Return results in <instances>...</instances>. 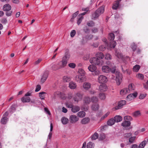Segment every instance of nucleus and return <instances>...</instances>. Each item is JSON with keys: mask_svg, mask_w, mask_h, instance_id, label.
<instances>
[{"mask_svg": "<svg viewBox=\"0 0 148 148\" xmlns=\"http://www.w3.org/2000/svg\"><path fill=\"white\" fill-rule=\"evenodd\" d=\"M104 57L103 53L101 52H98L95 55V57H93L90 59V62L91 64L95 65L101 66L104 63V61L102 60Z\"/></svg>", "mask_w": 148, "mask_h": 148, "instance_id": "f257e3e1", "label": "nucleus"}, {"mask_svg": "<svg viewBox=\"0 0 148 148\" xmlns=\"http://www.w3.org/2000/svg\"><path fill=\"white\" fill-rule=\"evenodd\" d=\"M104 8V6L103 5L97 9L94 13L92 14V19L95 20L101 14L103 13Z\"/></svg>", "mask_w": 148, "mask_h": 148, "instance_id": "f03ea898", "label": "nucleus"}, {"mask_svg": "<svg viewBox=\"0 0 148 148\" xmlns=\"http://www.w3.org/2000/svg\"><path fill=\"white\" fill-rule=\"evenodd\" d=\"M116 84L118 85H119L122 82L123 76L118 71H116L115 73Z\"/></svg>", "mask_w": 148, "mask_h": 148, "instance_id": "7ed1b4c3", "label": "nucleus"}, {"mask_svg": "<svg viewBox=\"0 0 148 148\" xmlns=\"http://www.w3.org/2000/svg\"><path fill=\"white\" fill-rule=\"evenodd\" d=\"M83 101L84 105L83 106L82 108L84 110H87L88 109V107L85 108L84 107V106L85 105H87L89 104L91 101V99H90V98L89 97L86 96L84 97Z\"/></svg>", "mask_w": 148, "mask_h": 148, "instance_id": "20e7f679", "label": "nucleus"}, {"mask_svg": "<svg viewBox=\"0 0 148 148\" xmlns=\"http://www.w3.org/2000/svg\"><path fill=\"white\" fill-rule=\"evenodd\" d=\"M82 95L80 92H78L75 94L73 97V99L75 101L78 102L82 99Z\"/></svg>", "mask_w": 148, "mask_h": 148, "instance_id": "39448f33", "label": "nucleus"}, {"mask_svg": "<svg viewBox=\"0 0 148 148\" xmlns=\"http://www.w3.org/2000/svg\"><path fill=\"white\" fill-rule=\"evenodd\" d=\"M98 81L99 82L103 84L105 83L108 81L107 77L103 75H100L99 76L98 78Z\"/></svg>", "mask_w": 148, "mask_h": 148, "instance_id": "423d86ee", "label": "nucleus"}, {"mask_svg": "<svg viewBox=\"0 0 148 148\" xmlns=\"http://www.w3.org/2000/svg\"><path fill=\"white\" fill-rule=\"evenodd\" d=\"M85 76L78 74L75 77V81L79 83L82 82L84 80Z\"/></svg>", "mask_w": 148, "mask_h": 148, "instance_id": "0eeeda50", "label": "nucleus"}, {"mask_svg": "<svg viewBox=\"0 0 148 148\" xmlns=\"http://www.w3.org/2000/svg\"><path fill=\"white\" fill-rule=\"evenodd\" d=\"M79 119L78 118L74 115H71L69 118L70 122L72 123H75L78 121Z\"/></svg>", "mask_w": 148, "mask_h": 148, "instance_id": "6e6552de", "label": "nucleus"}, {"mask_svg": "<svg viewBox=\"0 0 148 148\" xmlns=\"http://www.w3.org/2000/svg\"><path fill=\"white\" fill-rule=\"evenodd\" d=\"M67 63L66 60L64 59H62L61 61L59 62L58 64L60 69L63 68L65 67Z\"/></svg>", "mask_w": 148, "mask_h": 148, "instance_id": "1a4fd4ad", "label": "nucleus"}, {"mask_svg": "<svg viewBox=\"0 0 148 148\" xmlns=\"http://www.w3.org/2000/svg\"><path fill=\"white\" fill-rule=\"evenodd\" d=\"M106 64L107 65L111 67L110 71H111L112 73H114L116 71V67L114 65V63H111L110 62L108 61L107 62Z\"/></svg>", "mask_w": 148, "mask_h": 148, "instance_id": "9d476101", "label": "nucleus"}, {"mask_svg": "<svg viewBox=\"0 0 148 148\" xmlns=\"http://www.w3.org/2000/svg\"><path fill=\"white\" fill-rule=\"evenodd\" d=\"M137 93L136 92L129 95L127 97V101H131L135 98L137 96Z\"/></svg>", "mask_w": 148, "mask_h": 148, "instance_id": "9b49d317", "label": "nucleus"}, {"mask_svg": "<svg viewBox=\"0 0 148 148\" xmlns=\"http://www.w3.org/2000/svg\"><path fill=\"white\" fill-rule=\"evenodd\" d=\"M126 102L125 100H121L118 103V105L115 107L116 110L120 109L122 108L123 106L126 104Z\"/></svg>", "mask_w": 148, "mask_h": 148, "instance_id": "f8f14e48", "label": "nucleus"}, {"mask_svg": "<svg viewBox=\"0 0 148 148\" xmlns=\"http://www.w3.org/2000/svg\"><path fill=\"white\" fill-rule=\"evenodd\" d=\"M107 87L106 84H101L99 86V90L100 91H106L107 89Z\"/></svg>", "mask_w": 148, "mask_h": 148, "instance_id": "ddd939ff", "label": "nucleus"}, {"mask_svg": "<svg viewBox=\"0 0 148 148\" xmlns=\"http://www.w3.org/2000/svg\"><path fill=\"white\" fill-rule=\"evenodd\" d=\"M115 55L116 56L119 58L123 60V57L121 54L119 50H117L115 51Z\"/></svg>", "mask_w": 148, "mask_h": 148, "instance_id": "4468645a", "label": "nucleus"}, {"mask_svg": "<svg viewBox=\"0 0 148 148\" xmlns=\"http://www.w3.org/2000/svg\"><path fill=\"white\" fill-rule=\"evenodd\" d=\"M48 75V72L47 71H45L43 73L41 79V82L43 83L46 80Z\"/></svg>", "mask_w": 148, "mask_h": 148, "instance_id": "2eb2a0df", "label": "nucleus"}, {"mask_svg": "<svg viewBox=\"0 0 148 148\" xmlns=\"http://www.w3.org/2000/svg\"><path fill=\"white\" fill-rule=\"evenodd\" d=\"M130 92L129 90L127 88H125L122 89L120 92V94L122 96H124Z\"/></svg>", "mask_w": 148, "mask_h": 148, "instance_id": "dca6fc26", "label": "nucleus"}, {"mask_svg": "<svg viewBox=\"0 0 148 148\" xmlns=\"http://www.w3.org/2000/svg\"><path fill=\"white\" fill-rule=\"evenodd\" d=\"M83 86L85 90H88L90 88L91 84L88 82H85L84 83Z\"/></svg>", "mask_w": 148, "mask_h": 148, "instance_id": "f3484780", "label": "nucleus"}, {"mask_svg": "<svg viewBox=\"0 0 148 148\" xmlns=\"http://www.w3.org/2000/svg\"><path fill=\"white\" fill-rule=\"evenodd\" d=\"M102 70L103 72L108 73L110 71V68L107 66H104L102 67Z\"/></svg>", "mask_w": 148, "mask_h": 148, "instance_id": "a211bd4d", "label": "nucleus"}, {"mask_svg": "<svg viewBox=\"0 0 148 148\" xmlns=\"http://www.w3.org/2000/svg\"><path fill=\"white\" fill-rule=\"evenodd\" d=\"M11 9V6L9 4L5 5L3 7V9L4 11H7L10 10Z\"/></svg>", "mask_w": 148, "mask_h": 148, "instance_id": "6ab92c4d", "label": "nucleus"}, {"mask_svg": "<svg viewBox=\"0 0 148 148\" xmlns=\"http://www.w3.org/2000/svg\"><path fill=\"white\" fill-rule=\"evenodd\" d=\"M92 64V65H90L88 66V69L90 71L93 72L96 70L97 67L93 64Z\"/></svg>", "mask_w": 148, "mask_h": 148, "instance_id": "aec40b11", "label": "nucleus"}, {"mask_svg": "<svg viewBox=\"0 0 148 148\" xmlns=\"http://www.w3.org/2000/svg\"><path fill=\"white\" fill-rule=\"evenodd\" d=\"M30 100L29 97L25 96L21 99V101L23 103L29 102L30 101Z\"/></svg>", "mask_w": 148, "mask_h": 148, "instance_id": "412c9836", "label": "nucleus"}, {"mask_svg": "<svg viewBox=\"0 0 148 148\" xmlns=\"http://www.w3.org/2000/svg\"><path fill=\"white\" fill-rule=\"evenodd\" d=\"M77 85L75 83L73 82H71L69 84V87L71 89H74L76 88Z\"/></svg>", "mask_w": 148, "mask_h": 148, "instance_id": "4be33fe9", "label": "nucleus"}, {"mask_svg": "<svg viewBox=\"0 0 148 148\" xmlns=\"http://www.w3.org/2000/svg\"><path fill=\"white\" fill-rule=\"evenodd\" d=\"M80 108L77 106H73L71 108V111L73 113H76L80 110Z\"/></svg>", "mask_w": 148, "mask_h": 148, "instance_id": "5701e85b", "label": "nucleus"}, {"mask_svg": "<svg viewBox=\"0 0 148 148\" xmlns=\"http://www.w3.org/2000/svg\"><path fill=\"white\" fill-rule=\"evenodd\" d=\"M114 119L115 122H118L122 121V117L119 115H116L114 117Z\"/></svg>", "mask_w": 148, "mask_h": 148, "instance_id": "b1692460", "label": "nucleus"}, {"mask_svg": "<svg viewBox=\"0 0 148 148\" xmlns=\"http://www.w3.org/2000/svg\"><path fill=\"white\" fill-rule=\"evenodd\" d=\"M98 97L101 100H104L106 98V96L105 93L100 92L99 93Z\"/></svg>", "mask_w": 148, "mask_h": 148, "instance_id": "393cba45", "label": "nucleus"}, {"mask_svg": "<svg viewBox=\"0 0 148 148\" xmlns=\"http://www.w3.org/2000/svg\"><path fill=\"white\" fill-rule=\"evenodd\" d=\"M99 108V106L98 103L93 104L91 106L92 110L94 111L97 110Z\"/></svg>", "mask_w": 148, "mask_h": 148, "instance_id": "a878e982", "label": "nucleus"}, {"mask_svg": "<svg viewBox=\"0 0 148 148\" xmlns=\"http://www.w3.org/2000/svg\"><path fill=\"white\" fill-rule=\"evenodd\" d=\"M131 124L130 121H125L122 123L121 125L123 127H127L129 126Z\"/></svg>", "mask_w": 148, "mask_h": 148, "instance_id": "bb28decb", "label": "nucleus"}, {"mask_svg": "<svg viewBox=\"0 0 148 148\" xmlns=\"http://www.w3.org/2000/svg\"><path fill=\"white\" fill-rule=\"evenodd\" d=\"M115 122L114 119L112 118L109 119L107 122V124L109 126H112L114 125Z\"/></svg>", "mask_w": 148, "mask_h": 148, "instance_id": "cd10ccee", "label": "nucleus"}, {"mask_svg": "<svg viewBox=\"0 0 148 148\" xmlns=\"http://www.w3.org/2000/svg\"><path fill=\"white\" fill-rule=\"evenodd\" d=\"M61 121L63 124L66 125L68 123L69 119L66 117H63L61 119Z\"/></svg>", "mask_w": 148, "mask_h": 148, "instance_id": "c85d7f7f", "label": "nucleus"}, {"mask_svg": "<svg viewBox=\"0 0 148 148\" xmlns=\"http://www.w3.org/2000/svg\"><path fill=\"white\" fill-rule=\"evenodd\" d=\"M90 119L88 118L85 117L82 119L81 123L84 124H85L88 123Z\"/></svg>", "mask_w": 148, "mask_h": 148, "instance_id": "c756f323", "label": "nucleus"}, {"mask_svg": "<svg viewBox=\"0 0 148 148\" xmlns=\"http://www.w3.org/2000/svg\"><path fill=\"white\" fill-rule=\"evenodd\" d=\"M84 17L82 16L81 15H79L77 16V24L78 25H79L81 23Z\"/></svg>", "mask_w": 148, "mask_h": 148, "instance_id": "7c9ffc66", "label": "nucleus"}, {"mask_svg": "<svg viewBox=\"0 0 148 148\" xmlns=\"http://www.w3.org/2000/svg\"><path fill=\"white\" fill-rule=\"evenodd\" d=\"M8 120V118L5 116L3 117L1 119V122L2 124H5Z\"/></svg>", "mask_w": 148, "mask_h": 148, "instance_id": "2f4dec72", "label": "nucleus"}, {"mask_svg": "<svg viewBox=\"0 0 148 148\" xmlns=\"http://www.w3.org/2000/svg\"><path fill=\"white\" fill-rule=\"evenodd\" d=\"M63 95V94L61 92L59 91H57L55 92L54 93V95L55 97H58L61 98H62V96Z\"/></svg>", "mask_w": 148, "mask_h": 148, "instance_id": "473e14b6", "label": "nucleus"}, {"mask_svg": "<svg viewBox=\"0 0 148 148\" xmlns=\"http://www.w3.org/2000/svg\"><path fill=\"white\" fill-rule=\"evenodd\" d=\"M85 113L84 111H80L77 113V115L79 117L82 118L85 116Z\"/></svg>", "mask_w": 148, "mask_h": 148, "instance_id": "72a5a7b5", "label": "nucleus"}, {"mask_svg": "<svg viewBox=\"0 0 148 148\" xmlns=\"http://www.w3.org/2000/svg\"><path fill=\"white\" fill-rule=\"evenodd\" d=\"M147 143L146 140H144L141 142L138 146V148H144Z\"/></svg>", "mask_w": 148, "mask_h": 148, "instance_id": "f704fd0d", "label": "nucleus"}, {"mask_svg": "<svg viewBox=\"0 0 148 148\" xmlns=\"http://www.w3.org/2000/svg\"><path fill=\"white\" fill-rule=\"evenodd\" d=\"M46 94H47L45 92H42L39 93V96L41 99H44Z\"/></svg>", "mask_w": 148, "mask_h": 148, "instance_id": "c9c22d12", "label": "nucleus"}, {"mask_svg": "<svg viewBox=\"0 0 148 148\" xmlns=\"http://www.w3.org/2000/svg\"><path fill=\"white\" fill-rule=\"evenodd\" d=\"M98 101V99L95 96L92 97L91 99V101L93 104L97 103Z\"/></svg>", "mask_w": 148, "mask_h": 148, "instance_id": "e433bc0d", "label": "nucleus"}, {"mask_svg": "<svg viewBox=\"0 0 148 148\" xmlns=\"http://www.w3.org/2000/svg\"><path fill=\"white\" fill-rule=\"evenodd\" d=\"M70 57V53L68 52H67L66 53L65 55L62 59H64L65 60H66V62H67Z\"/></svg>", "mask_w": 148, "mask_h": 148, "instance_id": "4c0bfd02", "label": "nucleus"}, {"mask_svg": "<svg viewBox=\"0 0 148 148\" xmlns=\"http://www.w3.org/2000/svg\"><path fill=\"white\" fill-rule=\"evenodd\" d=\"M119 3L118 2L115 1L113 3L112 8L114 10H116L119 7Z\"/></svg>", "mask_w": 148, "mask_h": 148, "instance_id": "58836bf2", "label": "nucleus"}, {"mask_svg": "<svg viewBox=\"0 0 148 148\" xmlns=\"http://www.w3.org/2000/svg\"><path fill=\"white\" fill-rule=\"evenodd\" d=\"M140 68V66L138 65H136L134 66L133 69V71L135 72L138 71Z\"/></svg>", "mask_w": 148, "mask_h": 148, "instance_id": "ea45409f", "label": "nucleus"}, {"mask_svg": "<svg viewBox=\"0 0 148 148\" xmlns=\"http://www.w3.org/2000/svg\"><path fill=\"white\" fill-rule=\"evenodd\" d=\"M51 69L52 70L55 71L57 70L60 69L58 64L53 65L51 66Z\"/></svg>", "mask_w": 148, "mask_h": 148, "instance_id": "a19ab883", "label": "nucleus"}, {"mask_svg": "<svg viewBox=\"0 0 148 148\" xmlns=\"http://www.w3.org/2000/svg\"><path fill=\"white\" fill-rule=\"evenodd\" d=\"M99 136L98 134L96 132L95 133L91 136L92 140H95L97 139Z\"/></svg>", "mask_w": 148, "mask_h": 148, "instance_id": "79ce46f5", "label": "nucleus"}, {"mask_svg": "<svg viewBox=\"0 0 148 148\" xmlns=\"http://www.w3.org/2000/svg\"><path fill=\"white\" fill-rule=\"evenodd\" d=\"M94 144L92 142H90L87 143V148H94Z\"/></svg>", "mask_w": 148, "mask_h": 148, "instance_id": "37998d69", "label": "nucleus"}, {"mask_svg": "<svg viewBox=\"0 0 148 148\" xmlns=\"http://www.w3.org/2000/svg\"><path fill=\"white\" fill-rule=\"evenodd\" d=\"M16 110V106L15 105H12L10 109L9 110V111L11 113H13Z\"/></svg>", "mask_w": 148, "mask_h": 148, "instance_id": "c03bdc74", "label": "nucleus"}, {"mask_svg": "<svg viewBox=\"0 0 148 148\" xmlns=\"http://www.w3.org/2000/svg\"><path fill=\"white\" fill-rule=\"evenodd\" d=\"M109 39L110 40H113L115 38L114 34L113 33H110L109 35Z\"/></svg>", "mask_w": 148, "mask_h": 148, "instance_id": "a18cd8bd", "label": "nucleus"}, {"mask_svg": "<svg viewBox=\"0 0 148 148\" xmlns=\"http://www.w3.org/2000/svg\"><path fill=\"white\" fill-rule=\"evenodd\" d=\"M116 45V42L115 41H112L110 42V47L111 48H114Z\"/></svg>", "mask_w": 148, "mask_h": 148, "instance_id": "49530a36", "label": "nucleus"}, {"mask_svg": "<svg viewBox=\"0 0 148 148\" xmlns=\"http://www.w3.org/2000/svg\"><path fill=\"white\" fill-rule=\"evenodd\" d=\"M85 72L83 69H79L78 74L85 75Z\"/></svg>", "mask_w": 148, "mask_h": 148, "instance_id": "de8ad7c7", "label": "nucleus"}, {"mask_svg": "<svg viewBox=\"0 0 148 148\" xmlns=\"http://www.w3.org/2000/svg\"><path fill=\"white\" fill-rule=\"evenodd\" d=\"M129 90V92L130 91L133 90L134 89V86L133 84H130L128 86V88Z\"/></svg>", "mask_w": 148, "mask_h": 148, "instance_id": "09e8293b", "label": "nucleus"}, {"mask_svg": "<svg viewBox=\"0 0 148 148\" xmlns=\"http://www.w3.org/2000/svg\"><path fill=\"white\" fill-rule=\"evenodd\" d=\"M70 78L68 76H64L63 77V81L64 82H69L70 80Z\"/></svg>", "mask_w": 148, "mask_h": 148, "instance_id": "8fccbe9b", "label": "nucleus"}, {"mask_svg": "<svg viewBox=\"0 0 148 148\" xmlns=\"http://www.w3.org/2000/svg\"><path fill=\"white\" fill-rule=\"evenodd\" d=\"M136 77L138 79L142 80L144 78L143 75L141 73H138L136 75Z\"/></svg>", "mask_w": 148, "mask_h": 148, "instance_id": "3c124183", "label": "nucleus"}, {"mask_svg": "<svg viewBox=\"0 0 148 148\" xmlns=\"http://www.w3.org/2000/svg\"><path fill=\"white\" fill-rule=\"evenodd\" d=\"M105 58L106 60H110L111 59V56L109 53H107L105 56Z\"/></svg>", "mask_w": 148, "mask_h": 148, "instance_id": "603ef678", "label": "nucleus"}, {"mask_svg": "<svg viewBox=\"0 0 148 148\" xmlns=\"http://www.w3.org/2000/svg\"><path fill=\"white\" fill-rule=\"evenodd\" d=\"M132 117L131 116H124V120L125 121L127 120L129 121H131L132 120Z\"/></svg>", "mask_w": 148, "mask_h": 148, "instance_id": "864d4df0", "label": "nucleus"}, {"mask_svg": "<svg viewBox=\"0 0 148 148\" xmlns=\"http://www.w3.org/2000/svg\"><path fill=\"white\" fill-rule=\"evenodd\" d=\"M105 137L106 136L104 134H101L100 135L99 139L101 140H103L105 139Z\"/></svg>", "mask_w": 148, "mask_h": 148, "instance_id": "5fc2aeb1", "label": "nucleus"}, {"mask_svg": "<svg viewBox=\"0 0 148 148\" xmlns=\"http://www.w3.org/2000/svg\"><path fill=\"white\" fill-rule=\"evenodd\" d=\"M133 115L135 117L138 116L140 115V112L139 111H137L133 113Z\"/></svg>", "mask_w": 148, "mask_h": 148, "instance_id": "6e6d98bb", "label": "nucleus"}, {"mask_svg": "<svg viewBox=\"0 0 148 148\" xmlns=\"http://www.w3.org/2000/svg\"><path fill=\"white\" fill-rule=\"evenodd\" d=\"M76 34V31L75 30H72L70 33V36L71 37L73 38L75 35Z\"/></svg>", "mask_w": 148, "mask_h": 148, "instance_id": "4d7b16f0", "label": "nucleus"}, {"mask_svg": "<svg viewBox=\"0 0 148 148\" xmlns=\"http://www.w3.org/2000/svg\"><path fill=\"white\" fill-rule=\"evenodd\" d=\"M1 21L2 23L4 24H6L7 22V19L4 18H3Z\"/></svg>", "mask_w": 148, "mask_h": 148, "instance_id": "13d9d810", "label": "nucleus"}, {"mask_svg": "<svg viewBox=\"0 0 148 148\" xmlns=\"http://www.w3.org/2000/svg\"><path fill=\"white\" fill-rule=\"evenodd\" d=\"M69 66L71 68H74L76 66L75 64L73 63H71L69 64Z\"/></svg>", "mask_w": 148, "mask_h": 148, "instance_id": "bf43d9fd", "label": "nucleus"}, {"mask_svg": "<svg viewBox=\"0 0 148 148\" xmlns=\"http://www.w3.org/2000/svg\"><path fill=\"white\" fill-rule=\"evenodd\" d=\"M66 106L69 108H72V107L73 106V104L71 103H66Z\"/></svg>", "mask_w": 148, "mask_h": 148, "instance_id": "052dcab7", "label": "nucleus"}, {"mask_svg": "<svg viewBox=\"0 0 148 148\" xmlns=\"http://www.w3.org/2000/svg\"><path fill=\"white\" fill-rule=\"evenodd\" d=\"M135 138V136H133L130 138L129 139V142L130 143H133L134 142Z\"/></svg>", "mask_w": 148, "mask_h": 148, "instance_id": "680f3d73", "label": "nucleus"}, {"mask_svg": "<svg viewBox=\"0 0 148 148\" xmlns=\"http://www.w3.org/2000/svg\"><path fill=\"white\" fill-rule=\"evenodd\" d=\"M110 114V112H107L101 118V119L103 120L106 118Z\"/></svg>", "mask_w": 148, "mask_h": 148, "instance_id": "e2e57ef3", "label": "nucleus"}, {"mask_svg": "<svg viewBox=\"0 0 148 148\" xmlns=\"http://www.w3.org/2000/svg\"><path fill=\"white\" fill-rule=\"evenodd\" d=\"M131 48L133 51H134L136 49V45H135L134 43L132 44L131 45Z\"/></svg>", "mask_w": 148, "mask_h": 148, "instance_id": "0e129e2a", "label": "nucleus"}, {"mask_svg": "<svg viewBox=\"0 0 148 148\" xmlns=\"http://www.w3.org/2000/svg\"><path fill=\"white\" fill-rule=\"evenodd\" d=\"M94 73H93L92 75H98L100 74V72L98 70L95 71L93 72Z\"/></svg>", "mask_w": 148, "mask_h": 148, "instance_id": "69168bd1", "label": "nucleus"}, {"mask_svg": "<svg viewBox=\"0 0 148 148\" xmlns=\"http://www.w3.org/2000/svg\"><path fill=\"white\" fill-rule=\"evenodd\" d=\"M74 96H73V93L70 92L68 94V97L69 99H71L72 98L73 99V97Z\"/></svg>", "mask_w": 148, "mask_h": 148, "instance_id": "338daca9", "label": "nucleus"}, {"mask_svg": "<svg viewBox=\"0 0 148 148\" xmlns=\"http://www.w3.org/2000/svg\"><path fill=\"white\" fill-rule=\"evenodd\" d=\"M41 88L40 86L39 85H38L37 86L35 89V91L36 92H38L39 91Z\"/></svg>", "mask_w": 148, "mask_h": 148, "instance_id": "774afa93", "label": "nucleus"}]
</instances>
